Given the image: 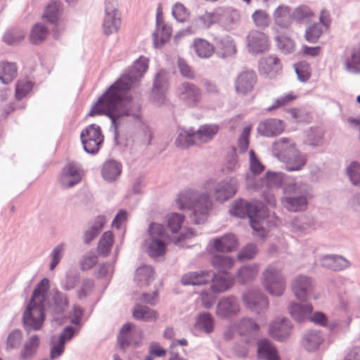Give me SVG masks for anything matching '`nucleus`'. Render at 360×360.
I'll list each match as a JSON object with an SVG mask.
<instances>
[{"mask_svg": "<svg viewBox=\"0 0 360 360\" xmlns=\"http://www.w3.org/2000/svg\"><path fill=\"white\" fill-rule=\"evenodd\" d=\"M278 49L284 54H290L295 50V43L285 35L278 34L275 37Z\"/></svg>", "mask_w": 360, "mask_h": 360, "instance_id": "50", "label": "nucleus"}, {"mask_svg": "<svg viewBox=\"0 0 360 360\" xmlns=\"http://www.w3.org/2000/svg\"><path fill=\"white\" fill-rule=\"evenodd\" d=\"M323 34V27L319 22L309 25L304 32V38L309 43H316Z\"/></svg>", "mask_w": 360, "mask_h": 360, "instance_id": "53", "label": "nucleus"}, {"mask_svg": "<svg viewBox=\"0 0 360 360\" xmlns=\"http://www.w3.org/2000/svg\"><path fill=\"white\" fill-rule=\"evenodd\" d=\"M40 344V340L37 335H32L25 342L22 349L20 352V356L26 360L32 358L37 352Z\"/></svg>", "mask_w": 360, "mask_h": 360, "instance_id": "44", "label": "nucleus"}, {"mask_svg": "<svg viewBox=\"0 0 360 360\" xmlns=\"http://www.w3.org/2000/svg\"><path fill=\"white\" fill-rule=\"evenodd\" d=\"M17 76V68L15 63L2 62L0 63V81L8 84Z\"/></svg>", "mask_w": 360, "mask_h": 360, "instance_id": "46", "label": "nucleus"}, {"mask_svg": "<svg viewBox=\"0 0 360 360\" xmlns=\"http://www.w3.org/2000/svg\"><path fill=\"white\" fill-rule=\"evenodd\" d=\"M229 212L239 218L248 217L252 229L261 238L266 237V231L264 225H268L271 218H274V226H278L281 223L278 217L269 214L264 203L257 200L248 202L242 199L238 200L230 208Z\"/></svg>", "mask_w": 360, "mask_h": 360, "instance_id": "3", "label": "nucleus"}, {"mask_svg": "<svg viewBox=\"0 0 360 360\" xmlns=\"http://www.w3.org/2000/svg\"><path fill=\"white\" fill-rule=\"evenodd\" d=\"M209 282V271L190 272L184 274L181 278V283L184 285H200Z\"/></svg>", "mask_w": 360, "mask_h": 360, "instance_id": "36", "label": "nucleus"}, {"mask_svg": "<svg viewBox=\"0 0 360 360\" xmlns=\"http://www.w3.org/2000/svg\"><path fill=\"white\" fill-rule=\"evenodd\" d=\"M307 142L313 146H321L323 143V131L321 129L310 128L307 132Z\"/></svg>", "mask_w": 360, "mask_h": 360, "instance_id": "57", "label": "nucleus"}, {"mask_svg": "<svg viewBox=\"0 0 360 360\" xmlns=\"http://www.w3.org/2000/svg\"><path fill=\"white\" fill-rule=\"evenodd\" d=\"M215 49L219 58H225L233 56L236 52L233 39L228 35L214 37Z\"/></svg>", "mask_w": 360, "mask_h": 360, "instance_id": "24", "label": "nucleus"}, {"mask_svg": "<svg viewBox=\"0 0 360 360\" xmlns=\"http://www.w3.org/2000/svg\"><path fill=\"white\" fill-rule=\"evenodd\" d=\"M314 287L313 279L305 275L295 276L291 283L292 291L300 301H307L311 297Z\"/></svg>", "mask_w": 360, "mask_h": 360, "instance_id": "14", "label": "nucleus"}, {"mask_svg": "<svg viewBox=\"0 0 360 360\" xmlns=\"http://www.w3.org/2000/svg\"><path fill=\"white\" fill-rule=\"evenodd\" d=\"M242 299L248 308L259 314L265 312L269 307L268 298L259 289L247 290L243 294Z\"/></svg>", "mask_w": 360, "mask_h": 360, "instance_id": "13", "label": "nucleus"}, {"mask_svg": "<svg viewBox=\"0 0 360 360\" xmlns=\"http://www.w3.org/2000/svg\"><path fill=\"white\" fill-rule=\"evenodd\" d=\"M259 269V265L255 263L243 266L238 269L236 277L242 284L248 283L256 278Z\"/></svg>", "mask_w": 360, "mask_h": 360, "instance_id": "33", "label": "nucleus"}, {"mask_svg": "<svg viewBox=\"0 0 360 360\" xmlns=\"http://www.w3.org/2000/svg\"><path fill=\"white\" fill-rule=\"evenodd\" d=\"M252 19L255 25L261 29H264L270 25L271 18L266 11L262 9L256 10L252 14Z\"/></svg>", "mask_w": 360, "mask_h": 360, "instance_id": "56", "label": "nucleus"}, {"mask_svg": "<svg viewBox=\"0 0 360 360\" xmlns=\"http://www.w3.org/2000/svg\"><path fill=\"white\" fill-rule=\"evenodd\" d=\"M314 224L313 218L307 216L295 218L290 221L291 230L295 233L302 232L313 226Z\"/></svg>", "mask_w": 360, "mask_h": 360, "instance_id": "52", "label": "nucleus"}, {"mask_svg": "<svg viewBox=\"0 0 360 360\" xmlns=\"http://www.w3.org/2000/svg\"><path fill=\"white\" fill-rule=\"evenodd\" d=\"M211 263L220 273L228 274L226 271L233 266L235 259L229 255L215 254L211 259Z\"/></svg>", "mask_w": 360, "mask_h": 360, "instance_id": "38", "label": "nucleus"}, {"mask_svg": "<svg viewBox=\"0 0 360 360\" xmlns=\"http://www.w3.org/2000/svg\"><path fill=\"white\" fill-rule=\"evenodd\" d=\"M176 147L186 148L197 143L195 131L193 129L181 130L175 141Z\"/></svg>", "mask_w": 360, "mask_h": 360, "instance_id": "47", "label": "nucleus"}, {"mask_svg": "<svg viewBox=\"0 0 360 360\" xmlns=\"http://www.w3.org/2000/svg\"><path fill=\"white\" fill-rule=\"evenodd\" d=\"M273 155L285 165L289 172L300 171L307 161L306 154L300 152L295 141L289 138L282 137L274 142L272 145Z\"/></svg>", "mask_w": 360, "mask_h": 360, "instance_id": "5", "label": "nucleus"}, {"mask_svg": "<svg viewBox=\"0 0 360 360\" xmlns=\"http://www.w3.org/2000/svg\"><path fill=\"white\" fill-rule=\"evenodd\" d=\"M132 314L135 319L146 322L155 321L158 319L156 311L141 304H136L134 307Z\"/></svg>", "mask_w": 360, "mask_h": 360, "instance_id": "41", "label": "nucleus"}, {"mask_svg": "<svg viewBox=\"0 0 360 360\" xmlns=\"http://www.w3.org/2000/svg\"><path fill=\"white\" fill-rule=\"evenodd\" d=\"M284 129L285 125L281 120L268 119L258 124L257 131L262 136L272 137L281 134Z\"/></svg>", "mask_w": 360, "mask_h": 360, "instance_id": "25", "label": "nucleus"}, {"mask_svg": "<svg viewBox=\"0 0 360 360\" xmlns=\"http://www.w3.org/2000/svg\"><path fill=\"white\" fill-rule=\"evenodd\" d=\"M134 324L126 323L120 329V334L117 337V342L120 347L122 349H125L132 344H136V342L134 340Z\"/></svg>", "mask_w": 360, "mask_h": 360, "instance_id": "35", "label": "nucleus"}, {"mask_svg": "<svg viewBox=\"0 0 360 360\" xmlns=\"http://www.w3.org/2000/svg\"><path fill=\"white\" fill-rule=\"evenodd\" d=\"M172 15L177 22H184L188 19L190 12L183 4L176 2L172 7Z\"/></svg>", "mask_w": 360, "mask_h": 360, "instance_id": "58", "label": "nucleus"}, {"mask_svg": "<svg viewBox=\"0 0 360 360\" xmlns=\"http://www.w3.org/2000/svg\"><path fill=\"white\" fill-rule=\"evenodd\" d=\"M275 25L281 29L288 30L292 23V13L290 6L281 4L273 13Z\"/></svg>", "mask_w": 360, "mask_h": 360, "instance_id": "27", "label": "nucleus"}, {"mask_svg": "<svg viewBox=\"0 0 360 360\" xmlns=\"http://www.w3.org/2000/svg\"><path fill=\"white\" fill-rule=\"evenodd\" d=\"M114 243V236L111 231H105L101 237L98 244V252L105 257L110 252Z\"/></svg>", "mask_w": 360, "mask_h": 360, "instance_id": "49", "label": "nucleus"}, {"mask_svg": "<svg viewBox=\"0 0 360 360\" xmlns=\"http://www.w3.org/2000/svg\"><path fill=\"white\" fill-rule=\"evenodd\" d=\"M106 222L105 217L103 215L98 216L92 225L85 231L84 234V242L86 244L90 243L98 235Z\"/></svg>", "mask_w": 360, "mask_h": 360, "instance_id": "43", "label": "nucleus"}, {"mask_svg": "<svg viewBox=\"0 0 360 360\" xmlns=\"http://www.w3.org/2000/svg\"><path fill=\"white\" fill-rule=\"evenodd\" d=\"M239 15L237 11L226 9L223 11L205 12L203 14L194 18L189 26L181 31L179 34H195L199 30L209 28L212 25L219 22L227 27L236 22Z\"/></svg>", "mask_w": 360, "mask_h": 360, "instance_id": "7", "label": "nucleus"}, {"mask_svg": "<svg viewBox=\"0 0 360 360\" xmlns=\"http://www.w3.org/2000/svg\"><path fill=\"white\" fill-rule=\"evenodd\" d=\"M235 323L237 333L241 336L252 335L259 329V325L250 318L244 317Z\"/></svg>", "mask_w": 360, "mask_h": 360, "instance_id": "45", "label": "nucleus"}, {"mask_svg": "<svg viewBox=\"0 0 360 360\" xmlns=\"http://www.w3.org/2000/svg\"><path fill=\"white\" fill-rule=\"evenodd\" d=\"M291 316L297 321L300 322L309 319L313 311L311 304H300L291 302L288 307Z\"/></svg>", "mask_w": 360, "mask_h": 360, "instance_id": "31", "label": "nucleus"}, {"mask_svg": "<svg viewBox=\"0 0 360 360\" xmlns=\"http://www.w3.org/2000/svg\"><path fill=\"white\" fill-rule=\"evenodd\" d=\"M349 181L354 186H360V163L352 162L346 169Z\"/></svg>", "mask_w": 360, "mask_h": 360, "instance_id": "60", "label": "nucleus"}, {"mask_svg": "<svg viewBox=\"0 0 360 360\" xmlns=\"http://www.w3.org/2000/svg\"><path fill=\"white\" fill-rule=\"evenodd\" d=\"M121 26V15H103L102 29L105 35L109 36L119 31Z\"/></svg>", "mask_w": 360, "mask_h": 360, "instance_id": "34", "label": "nucleus"}, {"mask_svg": "<svg viewBox=\"0 0 360 360\" xmlns=\"http://www.w3.org/2000/svg\"><path fill=\"white\" fill-rule=\"evenodd\" d=\"M168 85V73L165 70H160L155 76L150 96L151 98L158 104L160 105L164 103Z\"/></svg>", "mask_w": 360, "mask_h": 360, "instance_id": "18", "label": "nucleus"}, {"mask_svg": "<svg viewBox=\"0 0 360 360\" xmlns=\"http://www.w3.org/2000/svg\"><path fill=\"white\" fill-rule=\"evenodd\" d=\"M214 326V318L209 312H202L196 318L195 327L207 334L213 331Z\"/></svg>", "mask_w": 360, "mask_h": 360, "instance_id": "48", "label": "nucleus"}, {"mask_svg": "<svg viewBox=\"0 0 360 360\" xmlns=\"http://www.w3.org/2000/svg\"><path fill=\"white\" fill-rule=\"evenodd\" d=\"M179 209L189 207L192 210V221L200 224L204 223L208 216L212 202L207 193H199L193 191L181 192L176 200Z\"/></svg>", "mask_w": 360, "mask_h": 360, "instance_id": "6", "label": "nucleus"}, {"mask_svg": "<svg viewBox=\"0 0 360 360\" xmlns=\"http://www.w3.org/2000/svg\"><path fill=\"white\" fill-rule=\"evenodd\" d=\"M321 265L333 271H341L349 266V262L345 257L336 255H326L321 257Z\"/></svg>", "mask_w": 360, "mask_h": 360, "instance_id": "30", "label": "nucleus"}, {"mask_svg": "<svg viewBox=\"0 0 360 360\" xmlns=\"http://www.w3.org/2000/svg\"><path fill=\"white\" fill-rule=\"evenodd\" d=\"M295 72L300 82H307L311 76L310 66L305 61L300 62L295 65Z\"/></svg>", "mask_w": 360, "mask_h": 360, "instance_id": "64", "label": "nucleus"}, {"mask_svg": "<svg viewBox=\"0 0 360 360\" xmlns=\"http://www.w3.org/2000/svg\"><path fill=\"white\" fill-rule=\"evenodd\" d=\"M154 279L153 269L148 265L140 266L136 271L134 281L140 287L149 285Z\"/></svg>", "mask_w": 360, "mask_h": 360, "instance_id": "37", "label": "nucleus"}, {"mask_svg": "<svg viewBox=\"0 0 360 360\" xmlns=\"http://www.w3.org/2000/svg\"><path fill=\"white\" fill-rule=\"evenodd\" d=\"M122 165L120 162L110 159L105 161L101 169L103 179L108 182L115 181L121 175Z\"/></svg>", "mask_w": 360, "mask_h": 360, "instance_id": "26", "label": "nucleus"}, {"mask_svg": "<svg viewBox=\"0 0 360 360\" xmlns=\"http://www.w3.org/2000/svg\"><path fill=\"white\" fill-rule=\"evenodd\" d=\"M281 69V63L275 55L264 57L259 62V72L260 75L269 78L274 77L280 72Z\"/></svg>", "mask_w": 360, "mask_h": 360, "instance_id": "21", "label": "nucleus"}, {"mask_svg": "<svg viewBox=\"0 0 360 360\" xmlns=\"http://www.w3.org/2000/svg\"><path fill=\"white\" fill-rule=\"evenodd\" d=\"M284 196L282 205L290 212H302L307 209L309 201L313 198L312 186L302 181H294L283 186Z\"/></svg>", "mask_w": 360, "mask_h": 360, "instance_id": "4", "label": "nucleus"}, {"mask_svg": "<svg viewBox=\"0 0 360 360\" xmlns=\"http://www.w3.org/2000/svg\"><path fill=\"white\" fill-rule=\"evenodd\" d=\"M65 248V245L60 243L56 245L51 251L50 254L51 262L49 265V269L51 271L54 270L56 266L59 264L63 257Z\"/></svg>", "mask_w": 360, "mask_h": 360, "instance_id": "63", "label": "nucleus"}, {"mask_svg": "<svg viewBox=\"0 0 360 360\" xmlns=\"http://www.w3.org/2000/svg\"><path fill=\"white\" fill-rule=\"evenodd\" d=\"M266 188H278L283 185L284 174L281 172H266L265 175Z\"/></svg>", "mask_w": 360, "mask_h": 360, "instance_id": "61", "label": "nucleus"}, {"mask_svg": "<svg viewBox=\"0 0 360 360\" xmlns=\"http://www.w3.org/2000/svg\"><path fill=\"white\" fill-rule=\"evenodd\" d=\"M172 34V27L166 25L165 22L156 25V29L153 34L154 46L158 48L166 43Z\"/></svg>", "mask_w": 360, "mask_h": 360, "instance_id": "40", "label": "nucleus"}, {"mask_svg": "<svg viewBox=\"0 0 360 360\" xmlns=\"http://www.w3.org/2000/svg\"><path fill=\"white\" fill-rule=\"evenodd\" d=\"M345 70L352 74H360V42L351 49L350 56L344 61Z\"/></svg>", "mask_w": 360, "mask_h": 360, "instance_id": "32", "label": "nucleus"}, {"mask_svg": "<svg viewBox=\"0 0 360 360\" xmlns=\"http://www.w3.org/2000/svg\"><path fill=\"white\" fill-rule=\"evenodd\" d=\"M48 35V30L43 25L37 23L34 25L30 33V41L34 44L42 43Z\"/></svg>", "mask_w": 360, "mask_h": 360, "instance_id": "55", "label": "nucleus"}, {"mask_svg": "<svg viewBox=\"0 0 360 360\" xmlns=\"http://www.w3.org/2000/svg\"><path fill=\"white\" fill-rule=\"evenodd\" d=\"M324 341V336L319 330H307L302 335L301 345L307 352L316 351Z\"/></svg>", "mask_w": 360, "mask_h": 360, "instance_id": "23", "label": "nucleus"}, {"mask_svg": "<svg viewBox=\"0 0 360 360\" xmlns=\"http://www.w3.org/2000/svg\"><path fill=\"white\" fill-rule=\"evenodd\" d=\"M246 40L248 51L252 54L262 53L269 49L268 37L264 32L251 30L248 34Z\"/></svg>", "mask_w": 360, "mask_h": 360, "instance_id": "16", "label": "nucleus"}, {"mask_svg": "<svg viewBox=\"0 0 360 360\" xmlns=\"http://www.w3.org/2000/svg\"><path fill=\"white\" fill-rule=\"evenodd\" d=\"M81 141L84 150L87 153L96 154L103 142V136L101 128L96 124L89 125L80 134Z\"/></svg>", "mask_w": 360, "mask_h": 360, "instance_id": "11", "label": "nucleus"}, {"mask_svg": "<svg viewBox=\"0 0 360 360\" xmlns=\"http://www.w3.org/2000/svg\"><path fill=\"white\" fill-rule=\"evenodd\" d=\"M82 175V169L78 165L69 163L63 169L59 182L62 187L69 188L78 184Z\"/></svg>", "mask_w": 360, "mask_h": 360, "instance_id": "17", "label": "nucleus"}, {"mask_svg": "<svg viewBox=\"0 0 360 360\" xmlns=\"http://www.w3.org/2000/svg\"><path fill=\"white\" fill-rule=\"evenodd\" d=\"M60 11V3L57 1H52L46 6L44 19L51 24H56L58 20Z\"/></svg>", "mask_w": 360, "mask_h": 360, "instance_id": "51", "label": "nucleus"}, {"mask_svg": "<svg viewBox=\"0 0 360 360\" xmlns=\"http://www.w3.org/2000/svg\"><path fill=\"white\" fill-rule=\"evenodd\" d=\"M22 341V333L19 329L13 330L8 335L6 340V350L18 348Z\"/></svg>", "mask_w": 360, "mask_h": 360, "instance_id": "59", "label": "nucleus"}, {"mask_svg": "<svg viewBox=\"0 0 360 360\" xmlns=\"http://www.w3.org/2000/svg\"><path fill=\"white\" fill-rule=\"evenodd\" d=\"M176 94L179 99L186 106L196 107L201 101L202 91L195 84L184 82L178 85Z\"/></svg>", "mask_w": 360, "mask_h": 360, "instance_id": "12", "label": "nucleus"}, {"mask_svg": "<svg viewBox=\"0 0 360 360\" xmlns=\"http://www.w3.org/2000/svg\"><path fill=\"white\" fill-rule=\"evenodd\" d=\"M212 246L217 252H230L235 250L238 246V239L232 233H226L221 237L212 240Z\"/></svg>", "mask_w": 360, "mask_h": 360, "instance_id": "28", "label": "nucleus"}, {"mask_svg": "<svg viewBox=\"0 0 360 360\" xmlns=\"http://www.w3.org/2000/svg\"><path fill=\"white\" fill-rule=\"evenodd\" d=\"M193 47L196 55L200 58H209L214 52V46L204 39H194Z\"/></svg>", "mask_w": 360, "mask_h": 360, "instance_id": "39", "label": "nucleus"}, {"mask_svg": "<svg viewBox=\"0 0 360 360\" xmlns=\"http://www.w3.org/2000/svg\"><path fill=\"white\" fill-rule=\"evenodd\" d=\"M261 281L264 290L269 295L281 297L287 285L282 264L278 262L269 264L262 273Z\"/></svg>", "mask_w": 360, "mask_h": 360, "instance_id": "8", "label": "nucleus"}, {"mask_svg": "<svg viewBox=\"0 0 360 360\" xmlns=\"http://www.w3.org/2000/svg\"><path fill=\"white\" fill-rule=\"evenodd\" d=\"M25 37V32L22 30H12L6 32L3 41L8 45H15L21 41Z\"/></svg>", "mask_w": 360, "mask_h": 360, "instance_id": "62", "label": "nucleus"}, {"mask_svg": "<svg viewBox=\"0 0 360 360\" xmlns=\"http://www.w3.org/2000/svg\"><path fill=\"white\" fill-rule=\"evenodd\" d=\"M257 356L259 360H280L276 347L267 339L258 341Z\"/></svg>", "mask_w": 360, "mask_h": 360, "instance_id": "29", "label": "nucleus"}, {"mask_svg": "<svg viewBox=\"0 0 360 360\" xmlns=\"http://www.w3.org/2000/svg\"><path fill=\"white\" fill-rule=\"evenodd\" d=\"M148 68V59L140 57L98 99L89 113V116L107 115L111 120L115 139L118 136V127L122 122L127 120H140L141 105L129 97L128 93L132 84L143 77Z\"/></svg>", "mask_w": 360, "mask_h": 360, "instance_id": "1", "label": "nucleus"}, {"mask_svg": "<svg viewBox=\"0 0 360 360\" xmlns=\"http://www.w3.org/2000/svg\"><path fill=\"white\" fill-rule=\"evenodd\" d=\"M292 13V19L299 23H303L314 16L312 10L307 5H300Z\"/></svg>", "mask_w": 360, "mask_h": 360, "instance_id": "54", "label": "nucleus"}, {"mask_svg": "<svg viewBox=\"0 0 360 360\" xmlns=\"http://www.w3.org/2000/svg\"><path fill=\"white\" fill-rule=\"evenodd\" d=\"M212 188L214 199L222 203L235 195L238 191V181L234 177H226L219 181L209 179L205 184V188L210 190Z\"/></svg>", "mask_w": 360, "mask_h": 360, "instance_id": "10", "label": "nucleus"}, {"mask_svg": "<svg viewBox=\"0 0 360 360\" xmlns=\"http://www.w3.org/2000/svg\"><path fill=\"white\" fill-rule=\"evenodd\" d=\"M218 131L219 127L216 124H205L201 126L195 131L197 143H207L213 139Z\"/></svg>", "mask_w": 360, "mask_h": 360, "instance_id": "42", "label": "nucleus"}, {"mask_svg": "<svg viewBox=\"0 0 360 360\" xmlns=\"http://www.w3.org/2000/svg\"><path fill=\"white\" fill-rule=\"evenodd\" d=\"M49 289V281L47 278H43L34 288L22 316L24 325L27 330L41 329L46 311H50L55 316L61 315L68 308L67 296L58 290L53 292V302L49 304L47 300Z\"/></svg>", "mask_w": 360, "mask_h": 360, "instance_id": "2", "label": "nucleus"}, {"mask_svg": "<svg viewBox=\"0 0 360 360\" xmlns=\"http://www.w3.org/2000/svg\"><path fill=\"white\" fill-rule=\"evenodd\" d=\"M240 310L238 299L233 295L220 298L216 306L215 314L221 319H229L236 316Z\"/></svg>", "mask_w": 360, "mask_h": 360, "instance_id": "15", "label": "nucleus"}, {"mask_svg": "<svg viewBox=\"0 0 360 360\" xmlns=\"http://www.w3.org/2000/svg\"><path fill=\"white\" fill-rule=\"evenodd\" d=\"M212 282L210 289L215 294L224 292L233 285V278L229 274H215L209 271V281Z\"/></svg>", "mask_w": 360, "mask_h": 360, "instance_id": "19", "label": "nucleus"}, {"mask_svg": "<svg viewBox=\"0 0 360 360\" xmlns=\"http://www.w3.org/2000/svg\"><path fill=\"white\" fill-rule=\"evenodd\" d=\"M167 238L168 236L162 225L151 223L148 229V237L145 239V246L149 256L155 258L164 255Z\"/></svg>", "mask_w": 360, "mask_h": 360, "instance_id": "9", "label": "nucleus"}, {"mask_svg": "<svg viewBox=\"0 0 360 360\" xmlns=\"http://www.w3.org/2000/svg\"><path fill=\"white\" fill-rule=\"evenodd\" d=\"M292 323L286 318L278 319L274 321L269 326V333L274 339L283 341L290 334Z\"/></svg>", "mask_w": 360, "mask_h": 360, "instance_id": "22", "label": "nucleus"}, {"mask_svg": "<svg viewBox=\"0 0 360 360\" xmlns=\"http://www.w3.org/2000/svg\"><path fill=\"white\" fill-rule=\"evenodd\" d=\"M257 82V75L252 70H246L240 72L236 81L235 89L237 94L246 95L251 92Z\"/></svg>", "mask_w": 360, "mask_h": 360, "instance_id": "20", "label": "nucleus"}]
</instances>
